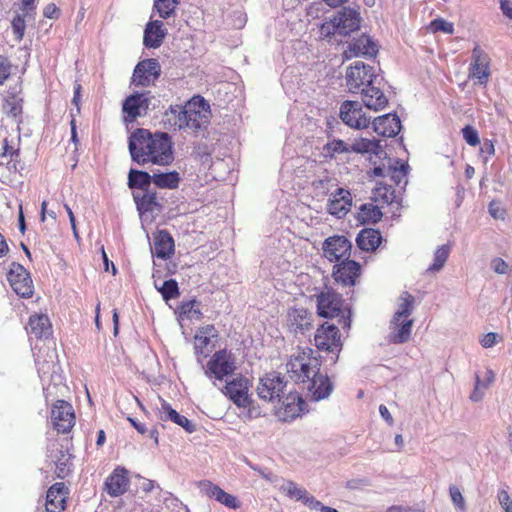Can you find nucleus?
Returning a JSON list of instances; mask_svg holds the SVG:
<instances>
[{
	"instance_id": "obj_21",
	"label": "nucleus",
	"mask_w": 512,
	"mask_h": 512,
	"mask_svg": "<svg viewBox=\"0 0 512 512\" xmlns=\"http://www.w3.org/2000/svg\"><path fill=\"white\" fill-rule=\"evenodd\" d=\"M334 19L339 27L340 37H345L360 27V14L352 8H342L334 16Z\"/></svg>"
},
{
	"instance_id": "obj_17",
	"label": "nucleus",
	"mask_w": 512,
	"mask_h": 512,
	"mask_svg": "<svg viewBox=\"0 0 512 512\" xmlns=\"http://www.w3.org/2000/svg\"><path fill=\"white\" fill-rule=\"evenodd\" d=\"M313 314L307 309L293 308L287 314V326L295 335H305L313 328Z\"/></svg>"
},
{
	"instance_id": "obj_24",
	"label": "nucleus",
	"mask_w": 512,
	"mask_h": 512,
	"mask_svg": "<svg viewBox=\"0 0 512 512\" xmlns=\"http://www.w3.org/2000/svg\"><path fill=\"white\" fill-rule=\"evenodd\" d=\"M34 349L37 350V352H34V358L39 377L42 381H45L47 378L53 380L57 367L56 350L47 347L48 362L42 363V348H37L36 345Z\"/></svg>"
},
{
	"instance_id": "obj_16",
	"label": "nucleus",
	"mask_w": 512,
	"mask_h": 512,
	"mask_svg": "<svg viewBox=\"0 0 512 512\" xmlns=\"http://www.w3.org/2000/svg\"><path fill=\"white\" fill-rule=\"evenodd\" d=\"M351 248L352 244L345 236H332L323 243L324 255L331 262L347 259L350 256Z\"/></svg>"
},
{
	"instance_id": "obj_61",
	"label": "nucleus",
	"mask_w": 512,
	"mask_h": 512,
	"mask_svg": "<svg viewBox=\"0 0 512 512\" xmlns=\"http://www.w3.org/2000/svg\"><path fill=\"white\" fill-rule=\"evenodd\" d=\"M497 338L496 333L489 332L482 337L480 343L484 348H491L497 343Z\"/></svg>"
},
{
	"instance_id": "obj_62",
	"label": "nucleus",
	"mask_w": 512,
	"mask_h": 512,
	"mask_svg": "<svg viewBox=\"0 0 512 512\" xmlns=\"http://www.w3.org/2000/svg\"><path fill=\"white\" fill-rule=\"evenodd\" d=\"M35 1L36 0H22V11H23V14H25V16H30L32 17L35 9H36V5H35Z\"/></svg>"
},
{
	"instance_id": "obj_57",
	"label": "nucleus",
	"mask_w": 512,
	"mask_h": 512,
	"mask_svg": "<svg viewBox=\"0 0 512 512\" xmlns=\"http://www.w3.org/2000/svg\"><path fill=\"white\" fill-rule=\"evenodd\" d=\"M11 63L4 57L0 56V84L2 85L10 76Z\"/></svg>"
},
{
	"instance_id": "obj_37",
	"label": "nucleus",
	"mask_w": 512,
	"mask_h": 512,
	"mask_svg": "<svg viewBox=\"0 0 512 512\" xmlns=\"http://www.w3.org/2000/svg\"><path fill=\"white\" fill-rule=\"evenodd\" d=\"M153 183L161 189H176L180 183V175L177 171L154 173Z\"/></svg>"
},
{
	"instance_id": "obj_50",
	"label": "nucleus",
	"mask_w": 512,
	"mask_h": 512,
	"mask_svg": "<svg viewBox=\"0 0 512 512\" xmlns=\"http://www.w3.org/2000/svg\"><path fill=\"white\" fill-rule=\"evenodd\" d=\"M428 29L433 32H443L445 34L454 33V25L452 22L446 21L443 18H436L430 22Z\"/></svg>"
},
{
	"instance_id": "obj_25",
	"label": "nucleus",
	"mask_w": 512,
	"mask_h": 512,
	"mask_svg": "<svg viewBox=\"0 0 512 512\" xmlns=\"http://www.w3.org/2000/svg\"><path fill=\"white\" fill-rule=\"evenodd\" d=\"M374 131L383 137H394L401 130V121L396 114H385L373 121Z\"/></svg>"
},
{
	"instance_id": "obj_56",
	"label": "nucleus",
	"mask_w": 512,
	"mask_h": 512,
	"mask_svg": "<svg viewBox=\"0 0 512 512\" xmlns=\"http://www.w3.org/2000/svg\"><path fill=\"white\" fill-rule=\"evenodd\" d=\"M210 343V338H208V336L206 335H201L199 333H197L195 335V352L196 354H203L204 356H207V354L205 353V348H207V346L209 345Z\"/></svg>"
},
{
	"instance_id": "obj_39",
	"label": "nucleus",
	"mask_w": 512,
	"mask_h": 512,
	"mask_svg": "<svg viewBox=\"0 0 512 512\" xmlns=\"http://www.w3.org/2000/svg\"><path fill=\"white\" fill-rule=\"evenodd\" d=\"M414 297L407 291L403 292L399 298V304L393 318L398 321L400 318L410 319V315L413 311Z\"/></svg>"
},
{
	"instance_id": "obj_23",
	"label": "nucleus",
	"mask_w": 512,
	"mask_h": 512,
	"mask_svg": "<svg viewBox=\"0 0 512 512\" xmlns=\"http://www.w3.org/2000/svg\"><path fill=\"white\" fill-rule=\"evenodd\" d=\"M149 92L134 93L128 96L123 102V112L127 114L130 120H135L146 112L149 107Z\"/></svg>"
},
{
	"instance_id": "obj_44",
	"label": "nucleus",
	"mask_w": 512,
	"mask_h": 512,
	"mask_svg": "<svg viewBox=\"0 0 512 512\" xmlns=\"http://www.w3.org/2000/svg\"><path fill=\"white\" fill-rule=\"evenodd\" d=\"M279 490L285 493L289 498L295 499L297 501H301L304 499L306 494L308 493L305 488L299 487L293 481H284L280 486Z\"/></svg>"
},
{
	"instance_id": "obj_46",
	"label": "nucleus",
	"mask_w": 512,
	"mask_h": 512,
	"mask_svg": "<svg viewBox=\"0 0 512 512\" xmlns=\"http://www.w3.org/2000/svg\"><path fill=\"white\" fill-rule=\"evenodd\" d=\"M178 0H155L154 8L163 19L169 18L178 5Z\"/></svg>"
},
{
	"instance_id": "obj_11",
	"label": "nucleus",
	"mask_w": 512,
	"mask_h": 512,
	"mask_svg": "<svg viewBox=\"0 0 512 512\" xmlns=\"http://www.w3.org/2000/svg\"><path fill=\"white\" fill-rule=\"evenodd\" d=\"M51 421L60 433H68L75 424L73 407L64 400H57L51 409Z\"/></svg>"
},
{
	"instance_id": "obj_43",
	"label": "nucleus",
	"mask_w": 512,
	"mask_h": 512,
	"mask_svg": "<svg viewBox=\"0 0 512 512\" xmlns=\"http://www.w3.org/2000/svg\"><path fill=\"white\" fill-rule=\"evenodd\" d=\"M325 157L334 158L337 154L350 153L349 144L340 139H334L323 146Z\"/></svg>"
},
{
	"instance_id": "obj_19",
	"label": "nucleus",
	"mask_w": 512,
	"mask_h": 512,
	"mask_svg": "<svg viewBox=\"0 0 512 512\" xmlns=\"http://www.w3.org/2000/svg\"><path fill=\"white\" fill-rule=\"evenodd\" d=\"M361 266L354 260H343L334 266L333 276L337 283L343 286H354L359 277Z\"/></svg>"
},
{
	"instance_id": "obj_28",
	"label": "nucleus",
	"mask_w": 512,
	"mask_h": 512,
	"mask_svg": "<svg viewBox=\"0 0 512 512\" xmlns=\"http://www.w3.org/2000/svg\"><path fill=\"white\" fill-rule=\"evenodd\" d=\"M48 457L56 465L58 470V476L64 477L69 471V461L71 455L62 445H59L57 441L50 442L48 445Z\"/></svg>"
},
{
	"instance_id": "obj_45",
	"label": "nucleus",
	"mask_w": 512,
	"mask_h": 512,
	"mask_svg": "<svg viewBox=\"0 0 512 512\" xmlns=\"http://www.w3.org/2000/svg\"><path fill=\"white\" fill-rule=\"evenodd\" d=\"M3 111L11 117H16L22 112V99L11 95L4 99Z\"/></svg>"
},
{
	"instance_id": "obj_52",
	"label": "nucleus",
	"mask_w": 512,
	"mask_h": 512,
	"mask_svg": "<svg viewBox=\"0 0 512 512\" xmlns=\"http://www.w3.org/2000/svg\"><path fill=\"white\" fill-rule=\"evenodd\" d=\"M449 494H450L451 501H452L453 505L455 506V508L460 512H465L466 511V503H465V499H464L460 489L455 485H451L449 487Z\"/></svg>"
},
{
	"instance_id": "obj_31",
	"label": "nucleus",
	"mask_w": 512,
	"mask_h": 512,
	"mask_svg": "<svg viewBox=\"0 0 512 512\" xmlns=\"http://www.w3.org/2000/svg\"><path fill=\"white\" fill-rule=\"evenodd\" d=\"M174 253V240L166 231H160L154 238L152 254L161 259H168Z\"/></svg>"
},
{
	"instance_id": "obj_6",
	"label": "nucleus",
	"mask_w": 512,
	"mask_h": 512,
	"mask_svg": "<svg viewBox=\"0 0 512 512\" xmlns=\"http://www.w3.org/2000/svg\"><path fill=\"white\" fill-rule=\"evenodd\" d=\"M235 370V357L230 351L223 349L212 355L205 368V375L211 380L221 381Z\"/></svg>"
},
{
	"instance_id": "obj_8",
	"label": "nucleus",
	"mask_w": 512,
	"mask_h": 512,
	"mask_svg": "<svg viewBox=\"0 0 512 512\" xmlns=\"http://www.w3.org/2000/svg\"><path fill=\"white\" fill-rule=\"evenodd\" d=\"M314 341L318 350L332 354L331 360L335 363L342 348L338 327L322 325L317 329Z\"/></svg>"
},
{
	"instance_id": "obj_12",
	"label": "nucleus",
	"mask_w": 512,
	"mask_h": 512,
	"mask_svg": "<svg viewBox=\"0 0 512 512\" xmlns=\"http://www.w3.org/2000/svg\"><path fill=\"white\" fill-rule=\"evenodd\" d=\"M340 118L346 125L356 129L367 128L370 123V117L365 114L358 101L343 102L340 107Z\"/></svg>"
},
{
	"instance_id": "obj_51",
	"label": "nucleus",
	"mask_w": 512,
	"mask_h": 512,
	"mask_svg": "<svg viewBox=\"0 0 512 512\" xmlns=\"http://www.w3.org/2000/svg\"><path fill=\"white\" fill-rule=\"evenodd\" d=\"M196 486L198 487L202 494L215 500L221 490V488L218 485L213 484L209 480L198 481L196 482Z\"/></svg>"
},
{
	"instance_id": "obj_36",
	"label": "nucleus",
	"mask_w": 512,
	"mask_h": 512,
	"mask_svg": "<svg viewBox=\"0 0 512 512\" xmlns=\"http://www.w3.org/2000/svg\"><path fill=\"white\" fill-rule=\"evenodd\" d=\"M151 182H153V175L145 171L130 169L128 174V186L130 188L145 191L150 186Z\"/></svg>"
},
{
	"instance_id": "obj_14",
	"label": "nucleus",
	"mask_w": 512,
	"mask_h": 512,
	"mask_svg": "<svg viewBox=\"0 0 512 512\" xmlns=\"http://www.w3.org/2000/svg\"><path fill=\"white\" fill-rule=\"evenodd\" d=\"M248 390V380L243 377H237L232 381L227 382L221 391L238 407L247 408L251 405Z\"/></svg>"
},
{
	"instance_id": "obj_5",
	"label": "nucleus",
	"mask_w": 512,
	"mask_h": 512,
	"mask_svg": "<svg viewBox=\"0 0 512 512\" xmlns=\"http://www.w3.org/2000/svg\"><path fill=\"white\" fill-rule=\"evenodd\" d=\"M317 312L323 318H337L343 329L351 325V310L342 296L330 288L317 295Z\"/></svg>"
},
{
	"instance_id": "obj_18",
	"label": "nucleus",
	"mask_w": 512,
	"mask_h": 512,
	"mask_svg": "<svg viewBox=\"0 0 512 512\" xmlns=\"http://www.w3.org/2000/svg\"><path fill=\"white\" fill-rule=\"evenodd\" d=\"M377 53V44L368 35L363 34L348 43L347 49L343 52V56L345 59L359 56L375 57Z\"/></svg>"
},
{
	"instance_id": "obj_33",
	"label": "nucleus",
	"mask_w": 512,
	"mask_h": 512,
	"mask_svg": "<svg viewBox=\"0 0 512 512\" xmlns=\"http://www.w3.org/2000/svg\"><path fill=\"white\" fill-rule=\"evenodd\" d=\"M64 488L63 483H55L48 489L46 494L47 512H62V510H64Z\"/></svg>"
},
{
	"instance_id": "obj_7",
	"label": "nucleus",
	"mask_w": 512,
	"mask_h": 512,
	"mask_svg": "<svg viewBox=\"0 0 512 512\" xmlns=\"http://www.w3.org/2000/svg\"><path fill=\"white\" fill-rule=\"evenodd\" d=\"M287 382L285 376L279 372H270L260 378L257 386V394L262 400L280 403L284 395Z\"/></svg>"
},
{
	"instance_id": "obj_27",
	"label": "nucleus",
	"mask_w": 512,
	"mask_h": 512,
	"mask_svg": "<svg viewBox=\"0 0 512 512\" xmlns=\"http://www.w3.org/2000/svg\"><path fill=\"white\" fill-rule=\"evenodd\" d=\"M167 31L160 20L150 21L144 30L143 44L147 48L156 49L160 47L166 37Z\"/></svg>"
},
{
	"instance_id": "obj_34",
	"label": "nucleus",
	"mask_w": 512,
	"mask_h": 512,
	"mask_svg": "<svg viewBox=\"0 0 512 512\" xmlns=\"http://www.w3.org/2000/svg\"><path fill=\"white\" fill-rule=\"evenodd\" d=\"M30 333L36 338H48L52 333V326L47 315L35 314L29 319Z\"/></svg>"
},
{
	"instance_id": "obj_53",
	"label": "nucleus",
	"mask_w": 512,
	"mask_h": 512,
	"mask_svg": "<svg viewBox=\"0 0 512 512\" xmlns=\"http://www.w3.org/2000/svg\"><path fill=\"white\" fill-rule=\"evenodd\" d=\"M26 17L27 16H25V14H22V15L18 14L13 18V20L11 22L12 30L15 35V39L17 41H21L23 39L25 29H26V23H25Z\"/></svg>"
},
{
	"instance_id": "obj_26",
	"label": "nucleus",
	"mask_w": 512,
	"mask_h": 512,
	"mask_svg": "<svg viewBox=\"0 0 512 512\" xmlns=\"http://www.w3.org/2000/svg\"><path fill=\"white\" fill-rule=\"evenodd\" d=\"M134 201L142 220L148 218L149 214L159 212L161 205L157 201L156 192L149 190L134 194Z\"/></svg>"
},
{
	"instance_id": "obj_30",
	"label": "nucleus",
	"mask_w": 512,
	"mask_h": 512,
	"mask_svg": "<svg viewBox=\"0 0 512 512\" xmlns=\"http://www.w3.org/2000/svg\"><path fill=\"white\" fill-rule=\"evenodd\" d=\"M160 418L163 421H171L181 426L186 432L193 433L196 430L195 424H193L188 418L180 415L175 409H173L169 403L162 400L159 408Z\"/></svg>"
},
{
	"instance_id": "obj_13",
	"label": "nucleus",
	"mask_w": 512,
	"mask_h": 512,
	"mask_svg": "<svg viewBox=\"0 0 512 512\" xmlns=\"http://www.w3.org/2000/svg\"><path fill=\"white\" fill-rule=\"evenodd\" d=\"M161 67L157 59L149 58L140 61L133 72V83L136 86H149L160 76Z\"/></svg>"
},
{
	"instance_id": "obj_63",
	"label": "nucleus",
	"mask_w": 512,
	"mask_h": 512,
	"mask_svg": "<svg viewBox=\"0 0 512 512\" xmlns=\"http://www.w3.org/2000/svg\"><path fill=\"white\" fill-rule=\"evenodd\" d=\"M43 15L46 18L55 19V18H58L59 10L55 4L50 3L45 6V8L43 10Z\"/></svg>"
},
{
	"instance_id": "obj_58",
	"label": "nucleus",
	"mask_w": 512,
	"mask_h": 512,
	"mask_svg": "<svg viewBox=\"0 0 512 512\" xmlns=\"http://www.w3.org/2000/svg\"><path fill=\"white\" fill-rule=\"evenodd\" d=\"M493 271L497 274L504 275L509 271L508 264L502 258H495L491 262Z\"/></svg>"
},
{
	"instance_id": "obj_38",
	"label": "nucleus",
	"mask_w": 512,
	"mask_h": 512,
	"mask_svg": "<svg viewBox=\"0 0 512 512\" xmlns=\"http://www.w3.org/2000/svg\"><path fill=\"white\" fill-rule=\"evenodd\" d=\"M350 152L365 154V153H373L378 154V150L380 149L379 141L376 139H367L361 138L354 140L351 144H349Z\"/></svg>"
},
{
	"instance_id": "obj_59",
	"label": "nucleus",
	"mask_w": 512,
	"mask_h": 512,
	"mask_svg": "<svg viewBox=\"0 0 512 512\" xmlns=\"http://www.w3.org/2000/svg\"><path fill=\"white\" fill-rule=\"evenodd\" d=\"M498 500L505 512H512V500L507 491L500 490L498 492Z\"/></svg>"
},
{
	"instance_id": "obj_60",
	"label": "nucleus",
	"mask_w": 512,
	"mask_h": 512,
	"mask_svg": "<svg viewBox=\"0 0 512 512\" xmlns=\"http://www.w3.org/2000/svg\"><path fill=\"white\" fill-rule=\"evenodd\" d=\"M302 503L312 510L322 511V508L325 507V505L318 501L314 496L309 495V493L306 494V496L302 500Z\"/></svg>"
},
{
	"instance_id": "obj_22",
	"label": "nucleus",
	"mask_w": 512,
	"mask_h": 512,
	"mask_svg": "<svg viewBox=\"0 0 512 512\" xmlns=\"http://www.w3.org/2000/svg\"><path fill=\"white\" fill-rule=\"evenodd\" d=\"M104 485L106 492L111 497H118L123 495L127 491L129 485L127 470L122 467H117L107 477Z\"/></svg>"
},
{
	"instance_id": "obj_1",
	"label": "nucleus",
	"mask_w": 512,
	"mask_h": 512,
	"mask_svg": "<svg viewBox=\"0 0 512 512\" xmlns=\"http://www.w3.org/2000/svg\"><path fill=\"white\" fill-rule=\"evenodd\" d=\"M286 367L290 378L303 385L306 396L312 401H321L331 395L334 384L327 375L320 373L321 361L311 348L293 354Z\"/></svg>"
},
{
	"instance_id": "obj_20",
	"label": "nucleus",
	"mask_w": 512,
	"mask_h": 512,
	"mask_svg": "<svg viewBox=\"0 0 512 512\" xmlns=\"http://www.w3.org/2000/svg\"><path fill=\"white\" fill-rule=\"evenodd\" d=\"M280 411L284 421L293 420L300 416L306 409V403L297 392H289L281 397Z\"/></svg>"
},
{
	"instance_id": "obj_10",
	"label": "nucleus",
	"mask_w": 512,
	"mask_h": 512,
	"mask_svg": "<svg viewBox=\"0 0 512 512\" xmlns=\"http://www.w3.org/2000/svg\"><path fill=\"white\" fill-rule=\"evenodd\" d=\"M7 280L14 292L21 297L33 294V283L29 272L19 263L13 262L7 273Z\"/></svg>"
},
{
	"instance_id": "obj_2",
	"label": "nucleus",
	"mask_w": 512,
	"mask_h": 512,
	"mask_svg": "<svg viewBox=\"0 0 512 512\" xmlns=\"http://www.w3.org/2000/svg\"><path fill=\"white\" fill-rule=\"evenodd\" d=\"M128 149L131 159L138 165L168 166L174 161L173 141L166 132L136 129L129 137Z\"/></svg>"
},
{
	"instance_id": "obj_54",
	"label": "nucleus",
	"mask_w": 512,
	"mask_h": 512,
	"mask_svg": "<svg viewBox=\"0 0 512 512\" xmlns=\"http://www.w3.org/2000/svg\"><path fill=\"white\" fill-rule=\"evenodd\" d=\"M216 501L230 509H238L240 508L241 505V503L235 496L225 492L223 489L220 490L216 498Z\"/></svg>"
},
{
	"instance_id": "obj_42",
	"label": "nucleus",
	"mask_w": 512,
	"mask_h": 512,
	"mask_svg": "<svg viewBox=\"0 0 512 512\" xmlns=\"http://www.w3.org/2000/svg\"><path fill=\"white\" fill-rule=\"evenodd\" d=\"M154 285L165 301L175 299L180 295L178 283L174 279L166 280L160 286L156 282Z\"/></svg>"
},
{
	"instance_id": "obj_49",
	"label": "nucleus",
	"mask_w": 512,
	"mask_h": 512,
	"mask_svg": "<svg viewBox=\"0 0 512 512\" xmlns=\"http://www.w3.org/2000/svg\"><path fill=\"white\" fill-rule=\"evenodd\" d=\"M382 212L379 207L373 204H365L361 208V218L363 221L376 223L380 221Z\"/></svg>"
},
{
	"instance_id": "obj_35",
	"label": "nucleus",
	"mask_w": 512,
	"mask_h": 512,
	"mask_svg": "<svg viewBox=\"0 0 512 512\" xmlns=\"http://www.w3.org/2000/svg\"><path fill=\"white\" fill-rule=\"evenodd\" d=\"M319 37L321 40H325L331 44H338L342 41V37H340L339 27L334 17L322 23V25L319 28Z\"/></svg>"
},
{
	"instance_id": "obj_29",
	"label": "nucleus",
	"mask_w": 512,
	"mask_h": 512,
	"mask_svg": "<svg viewBox=\"0 0 512 512\" xmlns=\"http://www.w3.org/2000/svg\"><path fill=\"white\" fill-rule=\"evenodd\" d=\"M412 326V319L400 318L396 321V318H392L390 322L391 332L389 334V341L394 344L407 342L411 335Z\"/></svg>"
},
{
	"instance_id": "obj_40",
	"label": "nucleus",
	"mask_w": 512,
	"mask_h": 512,
	"mask_svg": "<svg viewBox=\"0 0 512 512\" xmlns=\"http://www.w3.org/2000/svg\"><path fill=\"white\" fill-rule=\"evenodd\" d=\"M450 254V247L446 244L439 246L433 258V263L427 268L426 273L439 272L445 265Z\"/></svg>"
},
{
	"instance_id": "obj_47",
	"label": "nucleus",
	"mask_w": 512,
	"mask_h": 512,
	"mask_svg": "<svg viewBox=\"0 0 512 512\" xmlns=\"http://www.w3.org/2000/svg\"><path fill=\"white\" fill-rule=\"evenodd\" d=\"M197 301L189 300L183 302L179 307V314L181 317H185L187 319H201L202 312L199 308H196Z\"/></svg>"
},
{
	"instance_id": "obj_9",
	"label": "nucleus",
	"mask_w": 512,
	"mask_h": 512,
	"mask_svg": "<svg viewBox=\"0 0 512 512\" xmlns=\"http://www.w3.org/2000/svg\"><path fill=\"white\" fill-rule=\"evenodd\" d=\"M490 75V58L488 54L480 46H475L472 50L469 77L475 81V84L485 86Z\"/></svg>"
},
{
	"instance_id": "obj_15",
	"label": "nucleus",
	"mask_w": 512,
	"mask_h": 512,
	"mask_svg": "<svg viewBox=\"0 0 512 512\" xmlns=\"http://www.w3.org/2000/svg\"><path fill=\"white\" fill-rule=\"evenodd\" d=\"M352 207V195L349 190L337 187L334 191L330 192L327 203V211L329 214L342 218Z\"/></svg>"
},
{
	"instance_id": "obj_4",
	"label": "nucleus",
	"mask_w": 512,
	"mask_h": 512,
	"mask_svg": "<svg viewBox=\"0 0 512 512\" xmlns=\"http://www.w3.org/2000/svg\"><path fill=\"white\" fill-rule=\"evenodd\" d=\"M170 114L174 115V126L198 136L204 132L209 124V105L202 97H194L184 106L170 107Z\"/></svg>"
},
{
	"instance_id": "obj_41",
	"label": "nucleus",
	"mask_w": 512,
	"mask_h": 512,
	"mask_svg": "<svg viewBox=\"0 0 512 512\" xmlns=\"http://www.w3.org/2000/svg\"><path fill=\"white\" fill-rule=\"evenodd\" d=\"M408 169L409 165L407 163H402L400 167H389L387 169V173L396 186L404 188L408 183Z\"/></svg>"
},
{
	"instance_id": "obj_32",
	"label": "nucleus",
	"mask_w": 512,
	"mask_h": 512,
	"mask_svg": "<svg viewBox=\"0 0 512 512\" xmlns=\"http://www.w3.org/2000/svg\"><path fill=\"white\" fill-rule=\"evenodd\" d=\"M381 241V233L371 228L362 229L356 237L358 248L366 252L374 251L380 245Z\"/></svg>"
},
{
	"instance_id": "obj_48",
	"label": "nucleus",
	"mask_w": 512,
	"mask_h": 512,
	"mask_svg": "<svg viewBox=\"0 0 512 512\" xmlns=\"http://www.w3.org/2000/svg\"><path fill=\"white\" fill-rule=\"evenodd\" d=\"M487 375H488V378H487V383L486 384H483L479 378V375L476 374V377H475V387H474V390L472 391L471 395H470V400L472 402H480L483 397H484V392L483 390H481V386L483 388H486L488 386L489 383H491L494 379V374L491 370H488L487 371Z\"/></svg>"
},
{
	"instance_id": "obj_64",
	"label": "nucleus",
	"mask_w": 512,
	"mask_h": 512,
	"mask_svg": "<svg viewBox=\"0 0 512 512\" xmlns=\"http://www.w3.org/2000/svg\"><path fill=\"white\" fill-rule=\"evenodd\" d=\"M500 7L505 16L512 19V1L510 0H501Z\"/></svg>"
},
{
	"instance_id": "obj_3",
	"label": "nucleus",
	"mask_w": 512,
	"mask_h": 512,
	"mask_svg": "<svg viewBox=\"0 0 512 512\" xmlns=\"http://www.w3.org/2000/svg\"><path fill=\"white\" fill-rule=\"evenodd\" d=\"M346 86L353 94H361L366 108L379 111L388 104V98L382 89L383 78L375 73L372 66L355 61L346 71Z\"/></svg>"
},
{
	"instance_id": "obj_55",
	"label": "nucleus",
	"mask_w": 512,
	"mask_h": 512,
	"mask_svg": "<svg viewBox=\"0 0 512 512\" xmlns=\"http://www.w3.org/2000/svg\"><path fill=\"white\" fill-rule=\"evenodd\" d=\"M462 135L466 143L470 146H477L480 143L477 130L470 125L462 129Z\"/></svg>"
}]
</instances>
